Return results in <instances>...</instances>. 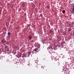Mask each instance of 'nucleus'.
<instances>
[{"instance_id": "1", "label": "nucleus", "mask_w": 74, "mask_h": 74, "mask_svg": "<svg viewBox=\"0 0 74 74\" xmlns=\"http://www.w3.org/2000/svg\"><path fill=\"white\" fill-rule=\"evenodd\" d=\"M34 51L35 52V53L38 52V49L37 48H36L35 49H34Z\"/></svg>"}, {"instance_id": "2", "label": "nucleus", "mask_w": 74, "mask_h": 74, "mask_svg": "<svg viewBox=\"0 0 74 74\" xmlns=\"http://www.w3.org/2000/svg\"><path fill=\"white\" fill-rule=\"evenodd\" d=\"M6 42V41H5V40L4 39H3L1 40V42H2V43L4 44V43H5V42Z\"/></svg>"}, {"instance_id": "3", "label": "nucleus", "mask_w": 74, "mask_h": 74, "mask_svg": "<svg viewBox=\"0 0 74 74\" xmlns=\"http://www.w3.org/2000/svg\"><path fill=\"white\" fill-rule=\"evenodd\" d=\"M31 53H32V54H33V52H28V56H29L31 54Z\"/></svg>"}, {"instance_id": "4", "label": "nucleus", "mask_w": 74, "mask_h": 74, "mask_svg": "<svg viewBox=\"0 0 74 74\" xmlns=\"http://www.w3.org/2000/svg\"><path fill=\"white\" fill-rule=\"evenodd\" d=\"M32 38V37H31V36H29V37L28 38V39L31 40Z\"/></svg>"}, {"instance_id": "5", "label": "nucleus", "mask_w": 74, "mask_h": 74, "mask_svg": "<svg viewBox=\"0 0 74 74\" xmlns=\"http://www.w3.org/2000/svg\"><path fill=\"white\" fill-rule=\"evenodd\" d=\"M62 13H63V14H64V13L66 12V11H65V10H63L62 11Z\"/></svg>"}, {"instance_id": "6", "label": "nucleus", "mask_w": 74, "mask_h": 74, "mask_svg": "<svg viewBox=\"0 0 74 74\" xmlns=\"http://www.w3.org/2000/svg\"><path fill=\"white\" fill-rule=\"evenodd\" d=\"M72 12L73 13H74V8L72 9Z\"/></svg>"}, {"instance_id": "7", "label": "nucleus", "mask_w": 74, "mask_h": 74, "mask_svg": "<svg viewBox=\"0 0 74 74\" xmlns=\"http://www.w3.org/2000/svg\"><path fill=\"white\" fill-rule=\"evenodd\" d=\"M47 8L49 9V8H50V7L49 6V5H48V6H47Z\"/></svg>"}, {"instance_id": "8", "label": "nucleus", "mask_w": 74, "mask_h": 74, "mask_svg": "<svg viewBox=\"0 0 74 74\" xmlns=\"http://www.w3.org/2000/svg\"><path fill=\"white\" fill-rule=\"evenodd\" d=\"M10 32H8V36H9V35H10Z\"/></svg>"}, {"instance_id": "9", "label": "nucleus", "mask_w": 74, "mask_h": 74, "mask_svg": "<svg viewBox=\"0 0 74 74\" xmlns=\"http://www.w3.org/2000/svg\"><path fill=\"white\" fill-rule=\"evenodd\" d=\"M71 28H70V29H69V32H70L71 31Z\"/></svg>"}, {"instance_id": "10", "label": "nucleus", "mask_w": 74, "mask_h": 74, "mask_svg": "<svg viewBox=\"0 0 74 74\" xmlns=\"http://www.w3.org/2000/svg\"><path fill=\"white\" fill-rule=\"evenodd\" d=\"M48 61H49V60H46V62L48 63Z\"/></svg>"}, {"instance_id": "11", "label": "nucleus", "mask_w": 74, "mask_h": 74, "mask_svg": "<svg viewBox=\"0 0 74 74\" xmlns=\"http://www.w3.org/2000/svg\"><path fill=\"white\" fill-rule=\"evenodd\" d=\"M72 5H73L72 6L73 8H74V4H73Z\"/></svg>"}, {"instance_id": "12", "label": "nucleus", "mask_w": 74, "mask_h": 74, "mask_svg": "<svg viewBox=\"0 0 74 74\" xmlns=\"http://www.w3.org/2000/svg\"><path fill=\"white\" fill-rule=\"evenodd\" d=\"M7 48L6 46H5V49H6Z\"/></svg>"}, {"instance_id": "13", "label": "nucleus", "mask_w": 74, "mask_h": 74, "mask_svg": "<svg viewBox=\"0 0 74 74\" xmlns=\"http://www.w3.org/2000/svg\"><path fill=\"white\" fill-rule=\"evenodd\" d=\"M73 24L72 23V24H71V26H73Z\"/></svg>"}, {"instance_id": "14", "label": "nucleus", "mask_w": 74, "mask_h": 74, "mask_svg": "<svg viewBox=\"0 0 74 74\" xmlns=\"http://www.w3.org/2000/svg\"><path fill=\"white\" fill-rule=\"evenodd\" d=\"M49 32L50 33H51V31H50Z\"/></svg>"}, {"instance_id": "15", "label": "nucleus", "mask_w": 74, "mask_h": 74, "mask_svg": "<svg viewBox=\"0 0 74 74\" xmlns=\"http://www.w3.org/2000/svg\"><path fill=\"white\" fill-rule=\"evenodd\" d=\"M36 67H38V66H36Z\"/></svg>"}, {"instance_id": "16", "label": "nucleus", "mask_w": 74, "mask_h": 74, "mask_svg": "<svg viewBox=\"0 0 74 74\" xmlns=\"http://www.w3.org/2000/svg\"><path fill=\"white\" fill-rule=\"evenodd\" d=\"M52 11H53V10H52Z\"/></svg>"}, {"instance_id": "17", "label": "nucleus", "mask_w": 74, "mask_h": 74, "mask_svg": "<svg viewBox=\"0 0 74 74\" xmlns=\"http://www.w3.org/2000/svg\"><path fill=\"white\" fill-rule=\"evenodd\" d=\"M33 0H31V1H33Z\"/></svg>"}, {"instance_id": "18", "label": "nucleus", "mask_w": 74, "mask_h": 74, "mask_svg": "<svg viewBox=\"0 0 74 74\" xmlns=\"http://www.w3.org/2000/svg\"><path fill=\"white\" fill-rule=\"evenodd\" d=\"M36 20H38V19H36Z\"/></svg>"}]
</instances>
